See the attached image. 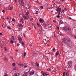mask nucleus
Listing matches in <instances>:
<instances>
[{"label":"nucleus","mask_w":76,"mask_h":76,"mask_svg":"<svg viewBox=\"0 0 76 76\" xmlns=\"http://www.w3.org/2000/svg\"><path fill=\"white\" fill-rule=\"evenodd\" d=\"M63 42H64L65 44L70 45L71 43H70V40L69 39H67V37H65L63 39Z\"/></svg>","instance_id":"1"},{"label":"nucleus","mask_w":76,"mask_h":76,"mask_svg":"<svg viewBox=\"0 0 76 76\" xmlns=\"http://www.w3.org/2000/svg\"><path fill=\"white\" fill-rule=\"evenodd\" d=\"M47 25V24H45L44 23H42V26H44L45 28H46V29L49 28L50 27H51L52 26V25H51V24H48V25Z\"/></svg>","instance_id":"2"},{"label":"nucleus","mask_w":76,"mask_h":76,"mask_svg":"<svg viewBox=\"0 0 76 76\" xmlns=\"http://www.w3.org/2000/svg\"><path fill=\"white\" fill-rule=\"evenodd\" d=\"M63 30H64V31H69L70 32L71 31V28L68 27H64L63 28Z\"/></svg>","instance_id":"3"},{"label":"nucleus","mask_w":76,"mask_h":76,"mask_svg":"<svg viewBox=\"0 0 76 76\" xmlns=\"http://www.w3.org/2000/svg\"><path fill=\"white\" fill-rule=\"evenodd\" d=\"M20 4V5H22L23 6H24V3L23 2V0H18Z\"/></svg>","instance_id":"4"},{"label":"nucleus","mask_w":76,"mask_h":76,"mask_svg":"<svg viewBox=\"0 0 76 76\" xmlns=\"http://www.w3.org/2000/svg\"><path fill=\"white\" fill-rule=\"evenodd\" d=\"M34 73L35 72L34 71H32L31 72H30L29 74V76H31V75H33L34 74Z\"/></svg>","instance_id":"5"},{"label":"nucleus","mask_w":76,"mask_h":76,"mask_svg":"<svg viewBox=\"0 0 76 76\" xmlns=\"http://www.w3.org/2000/svg\"><path fill=\"white\" fill-rule=\"evenodd\" d=\"M56 11H57V12H61V8L58 7L56 9Z\"/></svg>","instance_id":"6"},{"label":"nucleus","mask_w":76,"mask_h":76,"mask_svg":"<svg viewBox=\"0 0 76 76\" xmlns=\"http://www.w3.org/2000/svg\"><path fill=\"white\" fill-rule=\"evenodd\" d=\"M26 9H29V8H30V7H29V5L28 4H26Z\"/></svg>","instance_id":"7"},{"label":"nucleus","mask_w":76,"mask_h":76,"mask_svg":"<svg viewBox=\"0 0 76 76\" xmlns=\"http://www.w3.org/2000/svg\"><path fill=\"white\" fill-rule=\"evenodd\" d=\"M31 69H29V71L28 72H26L25 74H24V75L23 76H27V75H28V72L30 71Z\"/></svg>","instance_id":"8"},{"label":"nucleus","mask_w":76,"mask_h":76,"mask_svg":"<svg viewBox=\"0 0 76 76\" xmlns=\"http://www.w3.org/2000/svg\"><path fill=\"white\" fill-rule=\"evenodd\" d=\"M33 53H34V54H37V53H39V52H38V51H35V50L34 49H33Z\"/></svg>","instance_id":"9"},{"label":"nucleus","mask_w":76,"mask_h":76,"mask_svg":"<svg viewBox=\"0 0 76 76\" xmlns=\"http://www.w3.org/2000/svg\"><path fill=\"white\" fill-rule=\"evenodd\" d=\"M42 34H44H44H45V31L44 30H43V29H42Z\"/></svg>","instance_id":"10"},{"label":"nucleus","mask_w":76,"mask_h":76,"mask_svg":"<svg viewBox=\"0 0 76 76\" xmlns=\"http://www.w3.org/2000/svg\"><path fill=\"white\" fill-rule=\"evenodd\" d=\"M20 43H21L22 46H23V47L24 45V42H23V41H20Z\"/></svg>","instance_id":"11"},{"label":"nucleus","mask_w":76,"mask_h":76,"mask_svg":"<svg viewBox=\"0 0 76 76\" xmlns=\"http://www.w3.org/2000/svg\"><path fill=\"white\" fill-rule=\"evenodd\" d=\"M39 21L41 23H43L44 22V20H43L42 18H40L39 20Z\"/></svg>","instance_id":"12"},{"label":"nucleus","mask_w":76,"mask_h":76,"mask_svg":"<svg viewBox=\"0 0 76 76\" xmlns=\"http://www.w3.org/2000/svg\"><path fill=\"white\" fill-rule=\"evenodd\" d=\"M73 63V61H69L68 62V64H72Z\"/></svg>","instance_id":"13"},{"label":"nucleus","mask_w":76,"mask_h":76,"mask_svg":"<svg viewBox=\"0 0 76 76\" xmlns=\"http://www.w3.org/2000/svg\"><path fill=\"white\" fill-rule=\"evenodd\" d=\"M3 59L5 60L6 61H8V59H7L6 58H3Z\"/></svg>","instance_id":"14"},{"label":"nucleus","mask_w":76,"mask_h":76,"mask_svg":"<svg viewBox=\"0 0 76 76\" xmlns=\"http://www.w3.org/2000/svg\"><path fill=\"white\" fill-rule=\"evenodd\" d=\"M56 6H57V5H56L55 4H53L51 6V8H53V7H54V6H56Z\"/></svg>","instance_id":"15"},{"label":"nucleus","mask_w":76,"mask_h":76,"mask_svg":"<svg viewBox=\"0 0 76 76\" xmlns=\"http://www.w3.org/2000/svg\"><path fill=\"white\" fill-rule=\"evenodd\" d=\"M55 1L56 3H60L61 0H55Z\"/></svg>","instance_id":"16"},{"label":"nucleus","mask_w":76,"mask_h":76,"mask_svg":"<svg viewBox=\"0 0 76 76\" xmlns=\"http://www.w3.org/2000/svg\"><path fill=\"white\" fill-rule=\"evenodd\" d=\"M18 64V65H20V66H23L25 65V64Z\"/></svg>","instance_id":"17"},{"label":"nucleus","mask_w":76,"mask_h":76,"mask_svg":"<svg viewBox=\"0 0 76 76\" xmlns=\"http://www.w3.org/2000/svg\"><path fill=\"white\" fill-rule=\"evenodd\" d=\"M67 66H68V68H71V66L70 64H68L67 65Z\"/></svg>","instance_id":"18"},{"label":"nucleus","mask_w":76,"mask_h":76,"mask_svg":"<svg viewBox=\"0 0 76 76\" xmlns=\"http://www.w3.org/2000/svg\"><path fill=\"white\" fill-rule=\"evenodd\" d=\"M12 9H13V7H8V9H9V10H12Z\"/></svg>","instance_id":"19"},{"label":"nucleus","mask_w":76,"mask_h":76,"mask_svg":"<svg viewBox=\"0 0 76 76\" xmlns=\"http://www.w3.org/2000/svg\"><path fill=\"white\" fill-rule=\"evenodd\" d=\"M62 23H63V21L62 20L60 21L59 23V25H61V24H62Z\"/></svg>","instance_id":"20"},{"label":"nucleus","mask_w":76,"mask_h":76,"mask_svg":"<svg viewBox=\"0 0 76 76\" xmlns=\"http://www.w3.org/2000/svg\"><path fill=\"white\" fill-rule=\"evenodd\" d=\"M16 66V64L15 63H13L12 64V66H13V67H15Z\"/></svg>","instance_id":"21"},{"label":"nucleus","mask_w":76,"mask_h":76,"mask_svg":"<svg viewBox=\"0 0 76 76\" xmlns=\"http://www.w3.org/2000/svg\"><path fill=\"white\" fill-rule=\"evenodd\" d=\"M38 32L39 34H41V30H39V31H38Z\"/></svg>","instance_id":"22"},{"label":"nucleus","mask_w":76,"mask_h":76,"mask_svg":"<svg viewBox=\"0 0 76 76\" xmlns=\"http://www.w3.org/2000/svg\"><path fill=\"white\" fill-rule=\"evenodd\" d=\"M2 26L4 28H6V26L4 25V24H3L2 25Z\"/></svg>","instance_id":"23"},{"label":"nucleus","mask_w":76,"mask_h":76,"mask_svg":"<svg viewBox=\"0 0 76 76\" xmlns=\"http://www.w3.org/2000/svg\"><path fill=\"white\" fill-rule=\"evenodd\" d=\"M20 27L21 28H22L23 26V25L22 24H20L19 25Z\"/></svg>","instance_id":"24"},{"label":"nucleus","mask_w":76,"mask_h":76,"mask_svg":"<svg viewBox=\"0 0 76 76\" xmlns=\"http://www.w3.org/2000/svg\"><path fill=\"white\" fill-rule=\"evenodd\" d=\"M23 18L25 19H27V17L26 16H24Z\"/></svg>","instance_id":"25"},{"label":"nucleus","mask_w":76,"mask_h":76,"mask_svg":"<svg viewBox=\"0 0 76 76\" xmlns=\"http://www.w3.org/2000/svg\"><path fill=\"white\" fill-rule=\"evenodd\" d=\"M12 39H13V40H15V36H12Z\"/></svg>","instance_id":"26"},{"label":"nucleus","mask_w":76,"mask_h":76,"mask_svg":"<svg viewBox=\"0 0 76 76\" xmlns=\"http://www.w3.org/2000/svg\"><path fill=\"white\" fill-rule=\"evenodd\" d=\"M18 39L19 41H22V38L20 37L18 38Z\"/></svg>","instance_id":"27"},{"label":"nucleus","mask_w":76,"mask_h":76,"mask_svg":"<svg viewBox=\"0 0 76 76\" xmlns=\"http://www.w3.org/2000/svg\"><path fill=\"white\" fill-rule=\"evenodd\" d=\"M48 71H51V69L50 68H48L47 69Z\"/></svg>","instance_id":"28"},{"label":"nucleus","mask_w":76,"mask_h":76,"mask_svg":"<svg viewBox=\"0 0 76 76\" xmlns=\"http://www.w3.org/2000/svg\"><path fill=\"white\" fill-rule=\"evenodd\" d=\"M36 64H37V67H39V64H38V63H37V62L36 63Z\"/></svg>","instance_id":"29"},{"label":"nucleus","mask_w":76,"mask_h":76,"mask_svg":"<svg viewBox=\"0 0 76 76\" xmlns=\"http://www.w3.org/2000/svg\"><path fill=\"white\" fill-rule=\"evenodd\" d=\"M32 64H33V66H36V64H35V63H32Z\"/></svg>","instance_id":"30"},{"label":"nucleus","mask_w":76,"mask_h":76,"mask_svg":"<svg viewBox=\"0 0 76 76\" xmlns=\"http://www.w3.org/2000/svg\"><path fill=\"white\" fill-rule=\"evenodd\" d=\"M42 74L43 75V76H45V73H44V72H42Z\"/></svg>","instance_id":"31"},{"label":"nucleus","mask_w":76,"mask_h":76,"mask_svg":"<svg viewBox=\"0 0 76 76\" xmlns=\"http://www.w3.org/2000/svg\"><path fill=\"white\" fill-rule=\"evenodd\" d=\"M12 21H14V22H16V20H15V18H12Z\"/></svg>","instance_id":"32"},{"label":"nucleus","mask_w":76,"mask_h":76,"mask_svg":"<svg viewBox=\"0 0 76 76\" xmlns=\"http://www.w3.org/2000/svg\"><path fill=\"white\" fill-rule=\"evenodd\" d=\"M65 75H66V73L64 72L63 73V76H65Z\"/></svg>","instance_id":"33"},{"label":"nucleus","mask_w":76,"mask_h":76,"mask_svg":"<svg viewBox=\"0 0 76 76\" xmlns=\"http://www.w3.org/2000/svg\"><path fill=\"white\" fill-rule=\"evenodd\" d=\"M13 69L14 70H17V69L16 68V67H15Z\"/></svg>","instance_id":"34"},{"label":"nucleus","mask_w":76,"mask_h":76,"mask_svg":"<svg viewBox=\"0 0 76 76\" xmlns=\"http://www.w3.org/2000/svg\"><path fill=\"white\" fill-rule=\"evenodd\" d=\"M47 41V39H45V40H43V42H44V43H45V41Z\"/></svg>","instance_id":"35"},{"label":"nucleus","mask_w":76,"mask_h":76,"mask_svg":"<svg viewBox=\"0 0 76 76\" xmlns=\"http://www.w3.org/2000/svg\"><path fill=\"white\" fill-rule=\"evenodd\" d=\"M30 46H32V43L30 42L29 44Z\"/></svg>","instance_id":"36"},{"label":"nucleus","mask_w":76,"mask_h":76,"mask_svg":"<svg viewBox=\"0 0 76 76\" xmlns=\"http://www.w3.org/2000/svg\"><path fill=\"white\" fill-rule=\"evenodd\" d=\"M4 50H5L6 51H7V48H6V47H5L4 48Z\"/></svg>","instance_id":"37"},{"label":"nucleus","mask_w":76,"mask_h":76,"mask_svg":"<svg viewBox=\"0 0 76 76\" xmlns=\"http://www.w3.org/2000/svg\"><path fill=\"white\" fill-rule=\"evenodd\" d=\"M56 56H58V53H56Z\"/></svg>","instance_id":"38"},{"label":"nucleus","mask_w":76,"mask_h":76,"mask_svg":"<svg viewBox=\"0 0 76 76\" xmlns=\"http://www.w3.org/2000/svg\"><path fill=\"white\" fill-rule=\"evenodd\" d=\"M40 8L42 10L43 9V8H44V7L43 6H42Z\"/></svg>","instance_id":"39"},{"label":"nucleus","mask_w":76,"mask_h":76,"mask_svg":"<svg viewBox=\"0 0 76 76\" xmlns=\"http://www.w3.org/2000/svg\"><path fill=\"white\" fill-rule=\"evenodd\" d=\"M53 22H54L55 23H56V21L54 20H53Z\"/></svg>","instance_id":"40"},{"label":"nucleus","mask_w":76,"mask_h":76,"mask_svg":"<svg viewBox=\"0 0 76 76\" xmlns=\"http://www.w3.org/2000/svg\"><path fill=\"white\" fill-rule=\"evenodd\" d=\"M38 13V11H37L36 12V14L37 15Z\"/></svg>","instance_id":"41"},{"label":"nucleus","mask_w":76,"mask_h":76,"mask_svg":"<svg viewBox=\"0 0 76 76\" xmlns=\"http://www.w3.org/2000/svg\"><path fill=\"white\" fill-rule=\"evenodd\" d=\"M28 14H29V12H27L26 13V14L27 15H28Z\"/></svg>","instance_id":"42"},{"label":"nucleus","mask_w":76,"mask_h":76,"mask_svg":"<svg viewBox=\"0 0 76 76\" xmlns=\"http://www.w3.org/2000/svg\"><path fill=\"white\" fill-rule=\"evenodd\" d=\"M11 44H13V41L12 40L11 41Z\"/></svg>","instance_id":"43"},{"label":"nucleus","mask_w":76,"mask_h":76,"mask_svg":"<svg viewBox=\"0 0 76 76\" xmlns=\"http://www.w3.org/2000/svg\"><path fill=\"white\" fill-rule=\"evenodd\" d=\"M7 27L8 29H11V28L9 26H7Z\"/></svg>","instance_id":"44"},{"label":"nucleus","mask_w":76,"mask_h":76,"mask_svg":"<svg viewBox=\"0 0 76 76\" xmlns=\"http://www.w3.org/2000/svg\"><path fill=\"white\" fill-rule=\"evenodd\" d=\"M56 17L58 18H60V15H57Z\"/></svg>","instance_id":"45"},{"label":"nucleus","mask_w":76,"mask_h":76,"mask_svg":"<svg viewBox=\"0 0 76 76\" xmlns=\"http://www.w3.org/2000/svg\"><path fill=\"white\" fill-rule=\"evenodd\" d=\"M45 76H48L49 75V74H45Z\"/></svg>","instance_id":"46"},{"label":"nucleus","mask_w":76,"mask_h":76,"mask_svg":"<svg viewBox=\"0 0 76 76\" xmlns=\"http://www.w3.org/2000/svg\"><path fill=\"white\" fill-rule=\"evenodd\" d=\"M26 56V52H25L24 53V56Z\"/></svg>","instance_id":"47"},{"label":"nucleus","mask_w":76,"mask_h":76,"mask_svg":"<svg viewBox=\"0 0 76 76\" xmlns=\"http://www.w3.org/2000/svg\"><path fill=\"white\" fill-rule=\"evenodd\" d=\"M23 20V19L22 18L20 19V22H21Z\"/></svg>","instance_id":"48"},{"label":"nucleus","mask_w":76,"mask_h":76,"mask_svg":"<svg viewBox=\"0 0 76 76\" xmlns=\"http://www.w3.org/2000/svg\"><path fill=\"white\" fill-rule=\"evenodd\" d=\"M2 12H3V13H5V11L4 10H2Z\"/></svg>","instance_id":"49"},{"label":"nucleus","mask_w":76,"mask_h":76,"mask_svg":"<svg viewBox=\"0 0 76 76\" xmlns=\"http://www.w3.org/2000/svg\"><path fill=\"white\" fill-rule=\"evenodd\" d=\"M24 68H26V67H27V65H26L24 66Z\"/></svg>","instance_id":"50"},{"label":"nucleus","mask_w":76,"mask_h":76,"mask_svg":"<svg viewBox=\"0 0 76 76\" xmlns=\"http://www.w3.org/2000/svg\"><path fill=\"white\" fill-rule=\"evenodd\" d=\"M33 20H34V19H33V18H31L30 19V20H31V21Z\"/></svg>","instance_id":"51"},{"label":"nucleus","mask_w":76,"mask_h":76,"mask_svg":"<svg viewBox=\"0 0 76 76\" xmlns=\"http://www.w3.org/2000/svg\"><path fill=\"white\" fill-rule=\"evenodd\" d=\"M53 51H55L56 50V49H55V48H53Z\"/></svg>","instance_id":"52"},{"label":"nucleus","mask_w":76,"mask_h":76,"mask_svg":"<svg viewBox=\"0 0 76 76\" xmlns=\"http://www.w3.org/2000/svg\"><path fill=\"white\" fill-rule=\"evenodd\" d=\"M61 12H58V15H60Z\"/></svg>","instance_id":"53"},{"label":"nucleus","mask_w":76,"mask_h":76,"mask_svg":"<svg viewBox=\"0 0 76 76\" xmlns=\"http://www.w3.org/2000/svg\"><path fill=\"white\" fill-rule=\"evenodd\" d=\"M66 76H69V73H66Z\"/></svg>","instance_id":"54"},{"label":"nucleus","mask_w":76,"mask_h":76,"mask_svg":"<svg viewBox=\"0 0 76 76\" xmlns=\"http://www.w3.org/2000/svg\"><path fill=\"white\" fill-rule=\"evenodd\" d=\"M23 35H24V37H26V36H25V34H23Z\"/></svg>","instance_id":"55"},{"label":"nucleus","mask_w":76,"mask_h":76,"mask_svg":"<svg viewBox=\"0 0 76 76\" xmlns=\"http://www.w3.org/2000/svg\"><path fill=\"white\" fill-rule=\"evenodd\" d=\"M11 60H12V61L13 60V58L11 57Z\"/></svg>","instance_id":"56"},{"label":"nucleus","mask_w":76,"mask_h":76,"mask_svg":"<svg viewBox=\"0 0 76 76\" xmlns=\"http://www.w3.org/2000/svg\"><path fill=\"white\" fill-rule=\"evenodd\" d=\"M19 45H20V44H17V46H18H18H19Z\"/></svg>","instance_id":"57"},{"label":"nucleus","mask_w":76,"mask_h":76,"mask_svg":"<svg viewBox=\"0 0 76 76\" xmlns=\"http://www.w3.org/2000/svg\"><path fill=\"white\" fill-rule=\"evenodd\" d=\"M69 18L70 19H72V18H71L70 17H69Z\"/></svg>","instance_id":"58"},{"label":"nucleus","mask_w":76,"mask_h":76,"mask_svg":"<svg viewBox=\"0 0 76 76\" xmlns=\"http://www.w3.org/2000/svg\"><path fill=\"white\" fill-rule=\"evenodd\" d=\"M1 16H0V20H1Z\"/></svg>","instance_id":"59"},{"label":"nucleus","mask_w":76,"mask_h":76,"mask_svg":"<svg viewBox=\"0 0 76 76\" xmlns=\"http://www.w3.org/2000/svg\"><path fill=\"white\" fill-rule=\"evenodd\" d=\"M22 24H23V23H24V22H23V21H22Z\"/></svg>","instance_id":"60"},{"label":"nucleus","mask_w":76,"mask_h":76,"mask_svg":"<svg viewBox=\"0 0 76 76\" xmlns=\"http://www.w3.org/2000/svg\"><path fill=\"white\" fill-rule=\"evenodd\" d=\"M54 37H56V35L55 34H54Z\"/></svg>","instance_id":"61"},{"label":"nucleus","mask_w":76,"mask_h":76,"mask_svg":"<svg viewBox=\"0 0 76 76\" xmlns=\"http://www.w3.org/2000/svg\"><path fill=\"white\" fill-rule=\"evenodd\" d=\"M57 28H58V29L59 30V27H58V26L57 27Z\"/></svg>","instance_id":"62"},{"label":"nucleus","mask_w":76,"mask_h":76,"mask_svg":"<svg viewBox=\"0 0 76 76\" xmlns=\"http://www.w3.org/2000/svg\"><path fill=\"white\" fill-rule=\"evenodd\" d=\"M2 33H0V35H1Z\"/></svg>","instance_id":"63"},{"label":"nucleus","mask_w":76,"mask_h":76,"mask_svg":"<svg viewBox=\"0 0 76 76\" xmlns=\"http://www.w3.org/2000/svg\"><path fill=\"white\" fill-rule=\"evenodd\" d=\"M62 12H64V10H62Z\"/></svg>","instance_id":"64"}]
</instances>
